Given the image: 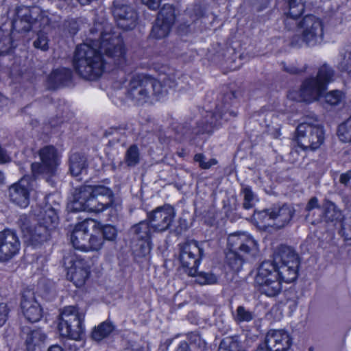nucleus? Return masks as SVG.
Instances as JSON below:
<instances>
[{
    "label": "nucleus",
    "mask_w": 351,
    "mask_h": 351,
    "mask_svg": "<svg viewBox=\"0 0 351 351\" xmlns=\"http://www.w3.org/2000/svg\"><path fill=\"white\" fill-rule=\"evenodd\" d=\"M77 46L73 64L75 71L88 80L98 79L105 71L122 66L125 62L122 41L109 33H101L99 40Z\"/></svg>",
    "instance_id": "nucleus-1"
},
{
    "label": "nucleus",
    "mask_w": 351,
    "mask_h": 351,
    "mask_svg": "<svg viewBox=\"0 0 351 351\" xmlns=\"http://www.w3.org/2000/svg\"><path fill=\"white\" fill-rule=\"evenodd\" d=\"M177 84L175 73L162 75L158 79L143 73L135 74L130 80L126 96L135 104L143 105L164 97L169 89L175 88Z\"/></svg>",
    "instance_id": "nucleus-2"
},
{
    "label": "nucleus",
    "mask_w": 351,
    "mask_h": 351,
    "mask_svg": "<svg viewBox=\"0 0 351 351\" xmlns=\"http://www.w3.org/2000/svg\"><path fill=\"white\" fill-rule=\"evenodd\" d=\"M299 265H280L271 261L263 262L255 277L258 291L268 297H275L282 291L281 282L290 283L298 278Z\"/></svg>",
    "instance_id": "nucleus-3"
},
{
    "label": "nucleus",
    "mask_w": 351,
    "mask_h": 351,
    "mask_svg": "<svg viewBox=\"0 0 351 351\" xmlns=\"http://www.w3.org/2000/svg\"><path fill=\"white\" fill-rule=\"evenodd\" d=\"M113 191L104 185H85L75 189L67 208L72 212L99 213L113 206Z\"/></svg>",
    "instance_id": "nucleus-4"
},
{
    "label": "nucleus",
    "mask_w": 351,
    "mask_h": 351,
    "mask_svg": "<svg viewBox=\"0 0 351 351\" xmlns=\"http://www.w3.org/2000/svg\"><path fill=\"white\" fill-rule=\"evenodd\" d=\"M258 252L257 242L250 235L233 234L228 239L225 264L231 270L239 271L244 262L250 257H254Z\"/></svg>",
    "instance_id": "nucleus-5"
},
{
    "label": "nucleus",
    "mask_w": 351,
    "mask_h": 351,
    "mask_svg": "<svg viewBox=\"0 0 351 351\" xmlns=\"http://www.w3.org/2000/svg\"><path fill=\"white\" fill-rule=\"evenodd\" d=\"M84 315L80 313L75 306H67L60 315L58 330L66 339L63 341L64 349L68 351H78L84 346L81 339L83 332L82 323Z\"/></svg>",
    "instance_id": "nucleus-6"
},
{
    "label": "nucleus",
    "mask_w": 351,
    "mask_h": 351,
    "mask_svg": "<svg viewBox=\"0 0 351 351\" xmlns=\"http://www.w3.org/2000/svg\"><path fill=\"white\" fill-rule=\"evenodd\" d=\"M236 97L235 91L226 93L223 96V104L221 106H217L216 112H207L205 117L195 123V125L190 124L185 133L195 135L209 134L220 124L219 119L228 121L231 117H235L237 115V112L230 109V107L235 103Z\"/></svg>",
    "instance_id": "nucleus-7"
},
{
    "label": "nucleus",
    "mask_w": 351,
    "mask_h": 351,
    "mask_svg": "<svg viewBox=\"0 0 351 351\" xmlns=\"http://www.w3.org/2000/svg\"><path fill=\"white\" fill-rule=\"evenodd\" d=\"M334 71L327 64L319 68L316 77L306 78L298 92V101L311 103L317 101L326 90L327 84L333 80Z\"/></svg>",
    "instance_id": "nucleus-8"
},
{
    "label": "nucleus",
    "mask_w": 351,
    "mask_h": 351,
    "mask_svg": "<svg viewBox=\"0 0 351 351\" xmlns=\"http://www.w3.org/2000/svg\"><path fill=\"white\" fill-rule=\"evenodd\" d=\"M299 29L302 30V36H294L291 45L300 47L302 43L308 47H315L323 41V24L319 19L312 14L306 15L299 22Z\"/></svg>",
    "instance_id": "nucleus-9"
},
{
    "label": "nucleus",
    "mask_w": 351,
    "mask_h": 351,
    "mask_svg": "<svg viewBox=\"0 0 351 351\" xmlns=\"http://www.w3.org/2000/svg\"><path fill=\"white\" fill-rule=\"evenodd\" d=\"M40 162H33L31 165L34 177L40 175L46 176L47 182L53 184L52 177L57 171L60 165V155L57 149L53 145H45L38 151Z\"/></svg>",
    "instance_id": "nucleus-10"
},
{
    "label": "nucleus",
    "mask_w": 351,
    "mask_h": 351,
    "mask_svg": "<svg viewBox=\"0 0 351 351\" xmlns=\"http://www.w3.org/2000/svg\"><path fill=\"white\" fill-rule=\"evenodd\" d=\"M154 232L152 225L147 219L131 226L129 230V235L132 248L136 256L143 257L149 254Z\"/></svg>",
    "instance_id": "nucleus-11"
},
{
    "label": "nucleus",
    "mask_w": 351,
    "mask_h": 351,
    "mask_svg": "<svg viewBox=\"0 0 351 351\" xmlns=\"http://www.w3.org/2000/svg\"><path fill=\"white\" fill-rule=\"evenodd\" d=\"M17 224L29 245L36 247L47 241L52 229L38 223L25 214L19 216Z\"/></svg>",
    "instance_id": "nucleus-12"
},
{
    "label": "nucleus",
    "mask_w": 351,
    "mask_h": 351,
    "mask_svg": "<svg viewBox=\"0 0 351 351\" xmlns=\"http://www.w3.org/2000/svg\"><path fill=\"white\" fill-rule=\"evenodd\" d=\"M91 221L84 220L77 223L70 235V241L76 250L88 252L98 251L101 249V239L94 232L89 233V226Z\"/></svg>",
    "instance_id": "nucleus-13"
},
{
    "label": "nucleus",
    "mask_w": 351,
    "mask_h": 351,
    "mask_svg": "<svg viewBox=\"0 0 351 351\" xmlns=\"http://www.w3.org/2000/svg\"><path fill=\"white\" fill-rule=\"evenodd\" d=\"M41 21L47 19L43 16L39 8L20 5L15 9L12 29L18 32L36 31L41 27Z\"/></svg>",
    "instance_id": "nucleus-14"
},
{
    "label": "nucleus",
    "mask_w": 351,
    "mask_h": 351,
    "mask_svg": "<svg viewBox=\"0 0 351 351\" xmlns=\"http://www.w3.org/2000/svg\"><path fill=\"white\" fill-rule=\"evenodd\" d=\"M295 134L297 143L304 150L314 151L324 141L323 128L318 125L302 123L298 125Z\"/></svg>",
    "instance_id": "nucleus-15"
},
{
    "label": "nucleus",
    "mask_w": 351,
    "mask_h": 351,
    "mask_svg": "<svg viewBox=\"0 0 351 351\" xmlns=\"http://www.w3.org/2000/svg\"><path fill=\"white\" fill-rule=\"evenodd\" d=\"M204 255V250L195 240L180 245V261L184 271L189 276H195L200 261Z\"/></svg>",
    "instance_id": "nucleus-16"
},
{
    "label": "nucleus",
    "mask_w": 351,
    "mask_h": 351,
    "mask_svg": "<svg viewBox=\"0 0 351 351\" xmlns=\"http://www.w3.org/2000/svg\"><path fill=\"white\" fill-rule=\"evenodd\" d=\"M176 217L175 208L165 204L147 213V219L152 225L153 231L162 232L170 229Z\"/></svg>",
    "instance_id": "nucleus-17"
},
{
    "label": "nucleus",
    "mask_w": 351,
    "mask_h": 351,
    "mask_svg": "<svg viewBox=\"0 0 351 351\" xmlns=\"http://www.w3.org/2000/svg\"><path fill=\"white\" fill-rule=\"evenodd\" d=\"M112 12L121 28L130 30L136 26L137 12L134 8L128 5L125 0H114Z\"/></svg>",
    "instance_id": "nucleus-18"
},
{
    "label": "nucleus",
    "mask_w": 351,
    "mask_h": 351,
    "mask_svg": "<svg viewBox=\"0 0 351 351\" xmlns=\"http://www.w3.org/2000/svg\"><path fill=\"white\" fill-rule=\"evenodd\" d=\"M21 242L15 230L5 229L0 232V262H6L16 255Z\"/></svg>",
    "instance_id": "nucleus-19"
},
{
    "label": "nucleus",
    "mask_w": 351,
    "mask_h": 351,
    "mask_svg": "<svg viewBox=\"0 0 351 351\" xmlns=\"http://www.w3.org/2000/svg\"><path fill=\"white\" fill-rule=\"evenodd\" d=\"M31 178L23 176L8 189L10 201L21 208H26L29 204V193L32 189Z\"/></svg>",
    "instance_id": "nucleus-20"
},
{
    "label": "nucleus",
    "mask_w": 351,
    "mask_h": 351,
    "mask_svg": "<svg viewBox=\"0 0 351 351\" xmlns=\"http://www.w3.org/2000/svg\"><path fill=\"white\" fill-rule=\"evenodd\" d=\"M21 308L25 319L32 323L36 322L43 316V310L35 299V293L29 289H24L21 301Z\"/></svg>",
    "instance_id": "nucleus-21"
},
{
    "label": "nucleus",
    "mask_w": 351,
    "mask_h": 351,
    "mask_svg": "<svg viewBox=\"0 0 351 351\" xmlns=\"http://www.w3.org/2000/svg\"><path fill=\"white\" fill-rule=\"evenodd\" d=\"M71 267L67 271V278L77 287L84 285L90 276L89 263L84 258H77L75 260H71Z\"/></svg>",
    "instance_id": "nucleus-22"
},
{
    "label": "nucleus",
    "mask_w": 351,
    "mask_h": 351,
    "mask_svg": "<svg viewBox=\"0 0 351 351\" xmlns=\"http://www.w3.org/2000/svg\"><path fill=\"white\" fill-rule=\"evenodd\" d=\"M59 208L58 204L51 205L47 202L43 206H38L34 210V215L36 217V219H34L40 223L49 226L53 230L58 221V211Z\"/></svg>",
    "instance_id": "nucleus-23"
},
{
    "label": "nucleus",
    "mask_w": 351,
    "mask_h": 351,
    "mask_svg": "<svg viewBox=\"0 0 351 351\" xmlns=\"http://www.w3.org/2000/svg\"><path fill=\"white\" fill-rule=\"evenodd\" d=\"M265 342L273 351H287L291 345V339L285 330H274L267 333Z\"/></svg>",
    "instance_id": "nucleus-24"
},
{
    "label": "nucleus",
    "mask_w": 351,
    "mask_h": 351,
    "mask_svg": "<svg viewBox=\"0 0 351 351\" xmlns=\"http://www.w3.org/2000/svg\"><path fill=\"white\" fill-rule=\"evenodd\" d=\"M20 336L25 341L27 351H35L36 348L40 347L47 339L46 334L40 328L32 330L27 326L21 328Z\"/></svg>",
    "instance_id": "nucleus-25"
},
{
    "label": "nucleus",
    "mask_w": 351,
    "mask_h": 351,
    "mask_svg": "<svg viewBox=\"0 0 351 351\" xmlns=\"http://www.w3.org/2000/svg\"><path fill=\"white\" fill-rule=\"evenodd\" d=\"M294 212L293 208L287 204L274 205L270 208V218L278 228H283L291 220Z\"/></svg>",
    "instance_id": "nucleus-26"
},
{
    "label": "nucleus",
    "mask_w": 351,
    "mask_h": 351,
    "mask_svg": "<svg viewBox=\"0 0 351 351\" xmlns=\"http://www.w3.org/2000/svg\"><path fill=\"white\" fill-rule=\"evenodd\" d=\"M274 261L280 265H300L298 254L291 247L281 245L275 255Z\"/></svg>",
    "instance_id": "nucleus-27"
},
{
    "label": "nucleus",
    "mask_w": 351,
    "mask_h": 351,
    "mask_svg": "<svg viewBox=\"0 0 351 351\" xmlns=\"http://www.w3.org/2000/svg\"><path fill=\"white\" fill-rule=\"evenodd\" d=\"M72 71L69 69L61 68L54 70L48 77V82L53 88L60 86H66L70 83Z\"/></svg>",
    "instance_id": "nucleus-28"
},
{
    "label": "nucleus",
    "mask_w": 351,
    "mask_h": 351,
    "mask_svg": "<svg viewBox=\"0 0 351 351\" xmlns=\"http://www.w3.org/2000/svg\"><path fill=\"white\" fill-rule=\"evenodd\" d=\"M93 228H94V235H98L101 239V247L104 243V241H114L117 237V230L112 225H102L92 221Z\"/></svg>",
    "instance_id": "nucleus-29"
},
{
    "label": "nucleus",
    "mask_w": 351,
    "mask_h": 351,
    "mask_svg": "<svg viewBox=\"0 0 351 351\" xmlns=\"http://www.w3.org/2000/svg\"><path fill=\"white\" fill-rule=\"evenodd\" d=\"M69 163V171L73 176H78L88 167L86 156L79 152H75L70 155Z\"/></svg>",
    "instance_id": "nucleus-30"
},
{
    "label": "nucleus",
    "mask_w": 351,
    "mask_h": 351,
    "mask_svg": "<svg viewBox=\"0 0 351 351\" xmlns=\"http://www.w3.org/2000/svg\"><path fill=\"white\" fill-rule=\"evenodd\" d=\"M172 26L156 19L151 29L149 36L154 39H162L166 38L170 33Z\"/></svg>",
    "instance_id": "nucleus-31"
},
{
    "label": "nucleus",
    "mask_w": 351,
    "mask_h": 351,
    "mask_svg": "<svg viewBox=\"0 0 351 351\" xmlns=\"http://www.w3.org/2000/svg\"><path fill=\"white\" fill-rule=\"evenodd\" d=\"M114 330V326L110 322H104L92 331L91 337L95 341H100L108 337Z\"/></svg>",
    "instance_id": "nucleus-32"
},
{
    "label": "nucleus",
    "mask_w": 351,
    "mask_h": 351,
    "mask_svg": "<svg viewBox=\"0 0 351 351\" xmlns=\"http://www.w3.org/2000/svg\"><path fill=\"white\" fill-rule=\"evenodd\" d=\"M176 18V8L169 3L164 4L157 15V19L172 27L175 23Z\"/></svg>",
    "instance_id": "nucleus-33"
},
{
    "label": "nucleus",
    "mask_w": 351,
    "mask_h": 351,
    "mask_svg": "<svg viewBox=\"0 0 351 351\" xmlns=\"http://www.w3.org/2000/svg\"><path fill=\"white\" fill-rule=\"evenodd\" d=\"M285 10L289 16H300L304 11V0H284Z\"/></svg>",
    "instance_id": "nucleus-34"
},
{
    "label": "nucleus",
    "mask_w": 351,
    "mask_h": 351,
    "mask_svg": "<svg viewBox=\"0 0 351 351\" xmlns=\"http://www.w3.org/2000/svg\"><path fill=\"white\" fill-rule=\"evenodd\" d=\"M218 351H245L238 337H226L220 343Z\"/></svg>",
    "instance_id": "nucleus-35"
},
{
    "label": "nucleus",
    "mask_w": 351,
    "mask_h": 351,
    "mask_svg": "<svg viewBox=\"0 0 351 351\" xmlns=\"http://www.w3.org/2000/svg\"><path fill=\"white\" fill-rule=\"evenodd\" d=\"M16 47L9 30L0 28V55L6 53Z\"/></svg>",
    "instance_id": "nucleus-36"
},
{
    "label": "nucleus",
    "mask_w": 351,
    "mask_h": 351,
    "mask_svg": "<svg viewBox=\"0 0 351 351\" xmlns=\"http://www.w3.org/2000/svg\"><path fill=\"white\" fill-rule=\"evenodd\" d=\"M337 136L342 142H351V116L339 125Z\"/></svg>",
    "instance_id": "nucleus-37"
},
{
    "label": "nucleus",
    "mask_w": 351,
    "mask_h": 351,
    "mask_svg": "<svg viewBox=\"0 0 351 351\" xmlns=\"http://www.w3.org/2000/svg\"><path fill=\"white\" fill-rule=\"evenodd\" d=\"M241 193L243 195V207L245 210H249L254 206L256 195L253 193L250 186L242 184Z\"/></svg>",
    "instance_id": "nucleus-38"
},
{
    "label": "nucleus",
    "mask_w": 351,
    "mask_h": 351,
    "mask_svg": "<svg viewBox=\"0 0 351 351\" xmlns=\"http://www.w3.org/2000/svg\"><path fill=\"white\" fill-rule=\"evenodd\" d=\"M140 154L138 147L132 145L127 149L125 154V162L128 167H135L139 163Z\"/></svg>",
    "instance_id": "nucleus-39"
},
{
    "label": "nucleus",
    "mask_w": 351,
    "mask_h": 351,
    "mask_svg": "<svg viewBox=\"0 0 351 351\" xmlns=\"http://www.w3.org/2000/svg\"><path fill=\"white\" fill-rule=\"evenodd\" d=\"M344 97V94L342 91L333 90L324 95V100L327 104L331 106H336L342 102Z\"/></svg>",
    "instance_id": "nucleus-40"
},
{
    "label": "nucleus",
    "mask_w": 351,
    "mask_h": 351,
    "mask_svg": "<svg viewBox=\"0 0 351 351\" xmlns=\"http://www.w3.org/2000/svg\"><path fill=\"white\" fill-rule=\"evenodd\" d=\"M341 60L339 63V69L341 71H351V45H348L343 49L341 53Z\"/></svg>",
    "instance_id": "nucleus-41"
},
{
    "label": "nucleus",
    "mask_w": 351,
    "mask_h": 351,
    "mask_svg": "<svg viewBox=\"0 0 351 351\" xmlns=\"http://www.w3.org/2000/svg\"><path fill=\"white\" fill-rule=\"evenodd\" d=\"M254 314L252 311L246 309L243 306H239L236 310L234 318L236 322H249L254 318Z\"/></svg>",
    "instance_id": "nucleus-42"
},
{
    "label": "nucleus",
    "mask_w": 351,
    "mask_h": 351,
    "mask_svg": "<svg viewBox=\"0 0 351 351\" xmlns=\"http://www.w3.org/2000/svg\"><path fill=\"white\" fill-rule=\"evenodd\" d=\"M49 39L45 33L39 31L37 34V38L34 41L33 45L35 48L47 51L49 49Z\"/></svg>",
    "instance_id": "nucleus-43"
},
{
    "label": "nucleus",
    "mask_w": 351,
    "mask_h": 351,
    "mask_svg": "<svg viewBox=\"0 0 351 351\" xmlns=\"http://www.w3.org/2000/svg\"><path fill=\"white\" fill-rule=\"evenodd\" d=\"M187 339L189 343L201 350H204L206 347L205 341L200 337L198 333L191 332L187 335Z\"/></svg>",
    "instance_id": "nucleus-44"
},
{
    "label": "nucleus",
    "mask_w": 351,
    "mask_h": 351,
    "mask_svg": "<svg viewBox=\"0 0 351 351\" xmlns=\"http://www.w3.org/2000/svg\"><path fill=\"white\" fill-rule=\"evenodd\" d=\"M194 276L196 277V281L200 285L214 284L217 281L216 276L209 272H197Z\"/></svg>",
    "instance_id": "nucleus-45"
},
{
    "label": "nucleus",
    "mask_w": 351,
    "mask_h": 351,
    "mask_svg": "<svg viewBox=\"0 0 351 351\" xmlns=\"http://www.w3.org/2000/svg\"><path fill=\"white\" fill-rule=\"evenodd\" d=\"M194 160L198 162L199 167L203 169H208L217 163V160L215 158L210 159L206 162V157L202 154H196L194 156Z\"/></svg>",
    "instance_id": "nucleus-46"
},
{
    "label": "nucleus",
    "mask_w": 351,
    "mask_h": 351,
    "mask_svg": "<svg viewBox=\"0 0 351 351\" xmlns=\"http://www.w3.org/2000/svg\"><path fill=\"white\" fill-rule=\"evenodd\" d=\"M64 27L71 36L77 33L80 29V23L77 19H71L64 21Z\"/></svg>",
    "instance_id": "nucleus-47"
},
{
    "label": "nucleus",
    "mask_w": 351,
    "mask_h": 351,
    "mask_svg": "<svg viewBox=\"0 0 351 351\" xmlns=\"http://www.w3.org/2000/svg\"><path fill=\"white\" fill-rule=\"evenodd\" d=\"M286 18L285 19V26L288 30H292L295 28H299V18L300 16H289L287 12H285Z\"/></svg>",
    "instance_id": "nucleus-48"
},
{
    "label": "nucleus",
    "mask_w": 351,
    "mask_h": 351,
    "mask_svg": "<svg viewBox=\"0 0 351 351\" xmlns=\"http://www.w3.org/2000/svg\"><path fill=\"white\" fill-rule=\"evenodd\" d=\"M269 211L270 208L262 210H254V220L259 221L261 223H267L268 220H271L270 218Z\"/></svg>",
    "instance_id": "nucleus-49"
},
{
    "label": "nucleus",
    "mask_w": 351,
    "mask_h": 351,
    "mask_svg": "<svg viewBox=\"0 0 351 351\" xmlns=\"http://www.w3.org/2000/svg\"><path fill=\"white\" fill-rule=\"evenodd\" d=\"M8 314V308L5 303H0V328L5 323Z\"/></svg>",
    "instance_id": "nucleus-50"
},
{
    "label": "nucleus",
    "mask_w": 351,
    "mask_h": 351,
    "mask_svg": "<svg viewBox=\"0 0 351 351\" xmlns=\"http://www.w3.org/2000/svg\"><path fill=\"white\" fill-rule=\"evenodd\" d=\"M141 1L150 10H156L160 6L161 0H141Z\"/></svg>",
    "instance_id": "nucleus-51"
},
{
    "label": "nucleus",
    "mask_w": 351,
    "mask_h": 351,
    "mask_svg": "<svg viewBox=\"0 0 351 351\" xmlns=\"http://www.w3.org/2000/svg\"><path fill=\"white\" fill-rule=\"evenodd\" d=\"M337 215V213H335L333 206L328 207L324 213V217L327 221H332L335 219L337 218L336 217Z\"/></svg>",
    "instance_id": "nucleus-52"
},
{
    "label": "nucleus",
    "mask_w": 351,
    "mask_h": 351,
    "mask_svg": "<svg viewBox=\"0 0 351 351\" xmlns=\"http://www.w3.org/2000/svg\"><path fill=\"white\" fill-rule=\"evenodd\" d=\"M318 199L316 197H311L308 204H306V206L305 208V210L307 212L311 211L313 209L318 208Z\"/></svg>",
    "instance_id": "nucleus-53"
},
{
    "label": "nucleus",
    "mask_w": 351,
    "mask_h": 351,
    "mask_svg": "<svg viewBox=\"0 0 351 351\" xmlns=\"http://www.w3.org/2000/svg\"><path fill=\"white\" fill-rule=\"evenodd\" d=\"M11 158L8 154L7 151L0 145V163H8L10 162Z\"/></svg>",
    "instance_id": "nucleus-54"
},
{
    "label": "nucleus",
    "mask_w": 351,
    "mask_h": 351,
    "mask_svg": "<svg viewBox=\"0 0 351 351\" xmlns=\"http://www.w3.org/2000/svg\"><path fill=\"white\" fill-rule=\"evenodd\" d=\"M351 180V170L346 171V173H341L339 178V182L341 184L346 186Z\"/></svg>",
    "instance_id": "nucleus-55"
},
{
    "label": "nucleus",
    "mask_w": 351,
    "mask_h": 351,
    "mask_svg": "<svg viewBox=\"0 0 351 351\" xmlns=\"http://www.w3.org/2000/svg\"><path fill=\"white\" fill-rule=\"evenodd\" d=\"M283 69L286 72L289 73L291 74H297V73L304 72L306 68L304 67L302 69H298V68H296L293 66H287L286 65H284Z\"/></svg>",
    "instance_id": "nucleus-56"
},
{
    "label": "nucleus",
    "mask_w": 351,
    "mask_h": 351,
    "mask_svg": "<svg viewBox=\"0 0 351 351\" xmlns=\"http://www.w3.org/2000/svg\"><path fill=\"white\" fill-rule=\"evenodd\" d=\"M176 351H191L189 345L186 341H182Z\"/></svg>",
    "instance_id": "nucleus-57"
},
{
    "label": "nucleus",
    "mask_w": 351,
    "mask_h": 351,
    "mask_svg": "<svg viewBox=\"0 0 351 351\" xmlns=\"http://www.w3.org/2000/svg\"><path fill=\"white\" fill-rule=\"evenodd\" d=\"M341 231L345 239L351 240V225L348 228H342Z\"/></svg>",
    "instance_id": "nucleus-58"
},
{
    "label": "nucleus",
    "mask_w": 351,
    "mask_h": 351,
    "mask_svg": "<svg viewBox=\"0 0 351 351\" xmlns=\"http://www.w3.org/2000/svg\"><path fill=\"white\" fill-rule=\"evenodd\" d=\"M256 351H273L269 349L267 346V344L264 341L263 343H261L256 348Z\"/></svg>",
    "instance_id": "nucleus-59"
},
{
    "label": "nucleus",
    "mask_w": 351,
    "mask_h": 351,
    "mask_svg": "<svg viewBox=\"0 0 351 351\" xmlns=\"http://www.w3.org/2000/svg\"><path fill=\"white\" fill-rule=\"evenodd\" d=\"M48 351H64V349L58 345H53L48 348Z\"/></svg>",
    "instance_id": "nucleus-60"
},
{
    "label": "nucleus",
    "mask_w": 351,
    "mask_h": 351,
    "mask_svg": "<svg viewBox=\"0 0 351 351\" xmlns=\"http://www.w3.org/2000/svg\"><path fill=\"white\" fill-rule=\"evenodd\" d=\"M4 174L2 171H0V185L3 184L4 182Z\"/></svg>",
    "instance_id": "nucleus-61"
},
{
    "label": "nucleus",
    "mask_w": 351,
    "mask_h": 351,
    "mask_svg": "<svg viewBox=\"0 0 351 351\" xmlns=\"http://www.w3.org/2000/svg\"><path fill=\"white\" fill-rule=\"evenodd\" d=\"M4 2V0H0V4H3Z\"/></svg>",
    "instance_id": "nucleus-62"
},
{
    "label": "nucleus",
    "mask_w": 351,
    "mask_h": 351,
    "mask_svg": "<svg viewBox=\"0 0 351 351\" xmlns=\"http://www.w3.org/2000/svg\"><path fill=\"white\" fill-rule=\"evenodd\" d=\"M93 32H94V29H90V33H91V34H93Z\"/></svg>",
    "instance_id": "nucleus-63"
},
{
    "label": "nucleus",
    "mask_w": 351,
    "mask_h": 351,
    "mask_svg": "<svg viewBox=\"0 0 351 351\" xmlns=\"http://www.w3.org/2000/svg\"><path fill=\"white\" fill-rule=\"evenodd\" d=\"M308 215H307L306 216V217H305L306 220L308 219Z\"/></svg>",
    "instance_id": "nucleus-64"
}]
</instances>
